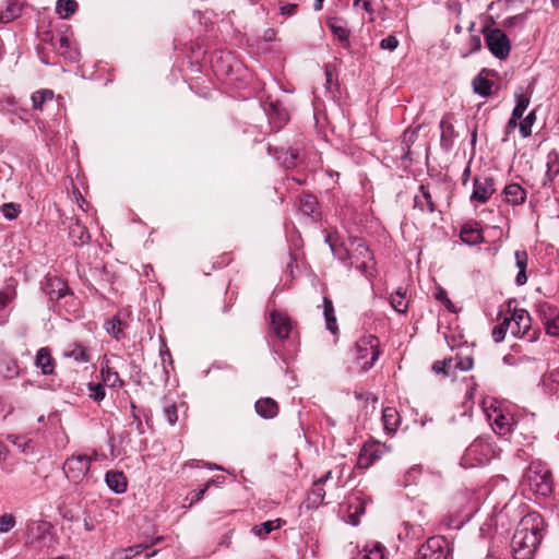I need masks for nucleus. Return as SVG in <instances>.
Instances as JSON below:
<instances>
[{
    "label": "nucleus",
    "instance_id": "0e129e2a",
    "mask_svg": "<svg viewBox=\"0 0 559 559\" xmlns=\"http://www.w3.org/2000/svg\"><path fill=\"white\" fill-rule=\"evenodd\" d=\"M285 152H286V150L284 147L272 146L271 144L267 145L269 155L273 156L277 160H280V159H282V157H284Z\"/></svg>",
    "mask_w": 559,
    "mask_h": 559
},
{
    "label": "nucleus",
    "instance_id": "58836bf2",
    "mask_svg": "<svg viewBox=\"0 0 559 559\" xmlns=\"http://www.w3.org/2000/svg\"><path fill=\"white\" fill-rule=\"evenodd\" d=\"M492 429L499 435H507L512 430V418L508 415L499 414L493 424Z\"/></svg>",
    "mask_w": 559,
    "mask_h": 559
},
{
    "label": "nucleus",
    "instance_id": "39448f33",
    "mask_svg": "<svg viewBox=\"0 0 559 559\" xmlns=\"http://www.w3.org/2000/svg\"><path fill=\"white\" fill-rule=\"evenodd\" d=\"M491 455V447L483 439H476L464 452L461 465L464 467H473L485 465L489 462Z\"/></svg>",
    "mask_w": 559,
    "mask_h": 559
},
{
    "label": "nucleus",
    "instance_id": "4c0bfd02",
    "mask_svg": "<svg viewBox=\"0 0 559 559\" xmlns=\"http://www.w3.org/2000/svg\"><path fill=\"white\" fill-rule=\"evenodd\" d=\"M318 207V200L312 194H305L300 198L299 201V209L300 211L308 216H313V214L317 212Z\"/></svg>",
    "mask_w": 559,
    "mask_h": 559
},
{
    "label": "nucleus",
    "instance_id": "a211bd4d",
    "mask_svg": "<svg viewBox=\"0 0 559 559\" xmlns=\"http://www.w3.org/2000/svg\"><path fill=\"white\" fill-rule=\"evenodd\" d=\"M64 356L73 359L78 364H88L92 360L90 348L80 342L70 344L64 350Z\"/></svg>",
    "mask_w": 559,
    "mask_h": 559
},
{
    "label": "nucleus",
    "instance_id": "864d4df0",
    "mask_svg": "<svg viewBox=\"0 0 559 559\" xmlns=\"http://www.w3.org/2000/svg\"><path fill=\"white\" fill-rule=\"evenodd\" d=\"M16 524L15 516L11 513L0 515V534L10 532Z\"/></svg>",
    "mask_w": 559,
    "mask_h": 559
},
{
    "label": "nucleus",
    "instance_id": "09e8293b",
    "mask_svg": "<svg viewBox=\"0 0 559 559\" xmlns=\"http://www.w3.org/2000/svg\"><path fill=\"white\" fill-rule=\"evenodd\" d=\"M88 396L96 403H99L105 399V388L102 383H88Z\"/></svg>",
    "mask_w": 559,
    "mask_h": 559
},
{
    "label": "nucleus",
    "instance_id": "cd10ccee",
    "mask_svg": "<svg viewBox=\"0 0 559 559\" xmlns=\"http://www.w3.org/2000/svg\"><path fill=\"white\" fill-rule=\"evenodd\" d=\"M484 72H486V69H483L481 72L473 79V91L481 97H488L491 95L493 82L484 78Z\"/></svg>",
    "mask_w": 559,
    "mask_h": 559
},
{
    "label": "nucleus",
    "instance_id": "4be33fe9",
    "mask_svg": "<svg viewBox=\"0 0 559 559\" xmlns=\"http://www.w3.org/2000/svg\"><path fill=\"white\" fill-rule=\"evenodd\" d=\"M20 373V367L16 359L9 353L0 349V376L4 379H13Z\"/></svg>",
    "mask_w": 559,
    "mask_h": 559
},
{
    "label": "nucleus",
    "instance_id": "b1692460",
    "mask_svg": "<svg viewBox=\"0 0 559 559\" xmlns=\"http://www.w3.org/2000/svg\"><path fill=\"white\" fill-rule=\"evenodd\" d=\"M380 459V445L377 443L365 444L359 453L357 465L359 468H368Z\"/></svg>",
    "mask_w": 559,
    "mask_h": 559
},
{
    "label": "nucleus",
    "instance_id": "3c124183",
    "mask_svg": "<svg viewBox=\"0 0 559 559\" xmlns=\"http://www.w3.org/2000/svg\"><path fill=\"white\" fill-rule=\"evenodd\" d=\"M16 296V292L13 286H7L0 290V311L3 310L9 302H11Z\"/></svg>",
    "mask_w": 559,
    "mask_h": 559
},
{
    "label": "nucleus",
    "instance_id": "20e7f679",
    "mask_svg": "<svg viewBox=\"0 0 559 559\" xmlns=\"http://www.w3.org/2000/svg\"><path fill=\"white\" fill-rule=\"evenodd\" d=\"M484 36L486 45L493 57L506 59L511 50L509 37L500 28H485Z\"/></svg>",
    "mask_w": 559,
    "mask_h": 559
},
{
    "label": "nucleus",
    "instance_id": "2f4dec72",
    "mask_svg": "<svg viewBox=\"0 0 559 559\" xmlns=\"http://www.w3.org/2000/svg\"><path fill=\"white\" fill-rule=\"evenodd\" d=\"M22 2L21 0H11L8 2L4 11L0 12V21L9 23L21 15Z\"/></svg>",
    "mask_w": 559,
    "mask_h": 559
},
{
    "label": "nucleus",
    "instance_id": "8fccbe9b",
    "mask_svg": "<svg viewBox=\"0 0 559 559\" xmlns=\"http://www.w3.org/2000/svg\"><path fill=\"white\" fill-rule=\"evenodd\" d=\"M20 212V205L13 202L4 203L1 206L2 215L9 221L15 219L19 216Z\"/></svg>",
    "mask_w": 559,
    "mask_h": 559
},
{
    "label": "nucleus",
    "instance_id": "79ce46f5",
    "mask_svg": "<svg viewBox=\"0 0 559 559\" xmlns=\"http://www.w3.org/2000/svg\"><path fill=\"white\" fill-rule=\"evenodd\" d=\"M325 497V491L322 486H313L311 490L308 491L307 502L308 507L318 508L322 504L323 499Z\"/></svg>",
    "mask_w": 559,
    "mask_h": 559
},
{
    "label": "nucleus",
    "instance_id": "f03ea898",
    "mask_svg": "<svg viewBox=\"0 0 559 559\" xmlns=\"http://www.w3.org/2000/svg\"><path fill=\"white\" fill-rule=\"evenodd\" d=\"M526 484L534 493L547 497L552 492L551 473L540 464H532L524 475Z\"/></svg>",
    "mask_w": 559,
    "mask_h": 559
},
{
    "label": "nucleus",
    "instance_id": "5fc2aeb1",
    "mask_svg": "<svg viewBox=\"0 0 559 559\" xmlns=\"http://www.w3.org/2000/svg\"><path fill=\"white\" fill-rule=\"evenodd\" d=\"M210 488V484H204L202 488H200L199 490H193L191 491L187 499L190 500V503L189 506H193L194 503H198L199 501H201L206 492V490Z\"/></svg>",
    "mask_w": 559,
    "mask_h": 559
},
{
    "label": "nucleus",
    "instance_id": "bb28decb",
    "mask_svg": "<svg viewBox=\"0 0 559 559\" xmlns=\"http://www.w3.org/2000/svg\"><path fill=\"white\" fill-rule=\"evenodd\" d=\"M559 175V154L552 150L547 155L546 174L543 186H549L555 178Z\"/></svg>",
    "mask_w": 559,
    "mask_h": 559
},
{
    "label": "nucleus",
    "instance_id": "5701e85b",
    "mask_svg": "<svg viewBox=\"0 0 559 559\" xmlns=\"http://www.w3.org/2000/svg\"><path fill=\"white\" fill-rule=\"evenodd\" d=\"M105 483L117 495L123 493L128 489L127 477L119 471H108L105 475Z\"/></svg>",
    "mask_w": 559,
    "mask_h": 559
},
{
    "label": "nucleus",
    "instance_id": "6e6d98bb",
    "mask_svg": "<svg viewBox=\"0 0 559 559\" xmlns=\"http://www.w3.org/2000/svg\"><path fill=\"white\" fill-rule=\"evenodd\" d=\"M397 46H399V39L394 35H389L385 38L381 39V41H380L381 49H386V50L393 51L397 48Z\"/></svg>",
    "mask_w": 559,
    "mask_h": 559
},
{
    "label": "nucleus",
    "instance_id": "aec40b11",
    "mask_svg": "<svg viewBox=\"0 0 559 559\" xmlns=\"http://www.w3.org/2000/svg\"><path fill=\"white\" fill-rule=\"evenodd\" d=\"M69 237L76 247L84 246L90 242L91 236L87 228L80 223L79 219H71L69 225Z\"/></svg>",
    "mask_w": 559,
    "mask_h": 559
},
{
    "label": "nucleus",
    "instance_id": "4468645a",
    "mask_svg": "<svg viewBox=\"0 0 559 559\" xmlns=\"http://www.w3.org/2000/svg\"><path fill=\"white\" fill-rule=\"evenodd\" d=\"M270 123L275 130L282 129L289 120V114L280 103H270L266 109Z\"/></svg>",
    "mask_w": 559,
    "mask_h": 559
},
{
    "label": "nucleus",
    "instance_id": "f3484780",
    "mask_svg": "<svg viewBox=\"0 0 559 559\" xmlns=\"http://www.w3.org/2000/svg\"><path fill=\"white\" fill-rule=\"evenodd\" d=\"M414 209L423 213H433L436 211V204L428 186H419V192L414 197Z\"/></svg>",
    "mask_w": 559,
    "mask_h": 559
},
{
    "label": "nucleus",
    "instance_id": "69168bd1",
    "mask_svg": "<svg viewBox=\"0 0 559 559\" xmlns=\"http://www.w3.org/2000/svg\"><path fill=\"white\" fill-rule=\"evenodd\" d=\"M356 251L362 258H367V259H369V261H373L372 253L365 243H358Z\"/></svg>",
    "mask_w": 559,
    "mask_h": 559
},
{
    "label": "nucleus",
    "instance_id": "7c9ffc66",
    "mask_svg": "<svg viewBox=\"0 0 559 559\" xmlns=\"http://www.w3.org/2000/svg\"><path fill=\"white\" fill-rule=\"evenodd\" d=\"M55 97L53 91L48 88H43L34 92L32 94V108L34 110H43L44 104L47 102H51Z\"/></svg>",
    "mask_w": 559,
    "mask_h": 559
},
{
    "label": "nucleus",
    "instance_id": "c85d7f7f",
    "mask_svg": "<svg viewBox=\"0 0 559 559\" xmlns=\"http://www.w3.org/2000/svg\"><path fill=\"white\" fill-rule=\"evenodd\" d=\"M323 314L326 330H329L332 334H336L338 332V326L336 323L334 306L332 300L328 297L323 298Z\"/></svg>",
    "mask_w": 559,
    "mask_h": 559
},
{
    "label": "nucleus",
    "instance_id": "603ef678",
    "mask_svg": "<svg viewBox=\"0 0 559 559\" xmlns=\"http://www.w3.org/2000/svg\"><path fill=\"white\" fill-rule=\"evenodd\" d=\"M453 365V359L452 358H448V359H443V360H438V361H435L433 365H432V371L438 373V374H443V376H449L450 374V369Z\"/></svg>",
    "mask_w": 559,
    "mask_h": 559
},
{
    "label": "nucleus",
    "instance_id": "a19ab883",
    "mask_svg": "<svg viewBox=\"0 0 559 559\" xmlns=\"http://www.w3.org/2000/svg\"><path fill=\"white\" fill-rule=\"evenodd\" d=\"M100 374L103 378V381L105 383H109L112 388H121L123 385V381L119 378V374L117 371L112 370L108 366L102 367Z\"/></svg>",
    "mask_w": 559,
    "mask_h": 559
},
{
    "label": "nucleus",
    "instance_id": "de8ad7c7",
    "mask_svg": "<svg viewBox=\"0 0 559 559\" xmlns=\"http://www.w3.org/2000/svg\"><path fill=\"white\" fill-rule=\"evenodd\" d=\"M147 548H148L147 544H139V545L130 546L120 551L119 559H132L133 557L141 554L142 551H144Z\"/></svg>",
    "mask_w": 559,
    "mask_h": 559
},
{
    "label": "nucleus",
    "instance_id": "6e6552de",
    "mask_svg": "<svg viewBox=\"0 0 559 559\" xmlns=\"http://www.w3.org/2000/svg\"><path fill=\"white\" fill-rule=\"evenodd\" d=\"M449 543L442 536H432L420 546L417 559H447Z\"/></svg>",
    "mask_w": 559,
    "mask_h": 559
},
{
    "label": "nucleus",
    "instance_id": "4d7b16f0",
    "mask_svg": "<svg viewBox=\"0 0 559 559\" xmlns=\"http://www.w3.org/2000/svg\"><path fill=\"white\" fill-rule=\"evenodd\" d=\"M515 258V265L519 267V271L524 270L526 271L527 262H528V255L526 251L524 250H516L514 253Z\"/></svg>",
    "mask_w": 559,
    "mask_h": 559
},
{
    "label": "nucleus",
    "instance_id": "473e14b6",
    "mask_svg": "<svg viewBox=\"0 0 559 559\" xmlns=\"http://www.w3.org/2000/svg\"><path fill=\"white\" fill-rule=\"evenodd\" d=\"M406 292L399 287L394 294L390 297L391 307L399 313H406L408 309V302L406 300Z\"/></svg>",
    "mask_w": 559,
    "mask_h": 559
},
{
    "label": "nucleus",
    "instance_id": "338daca9",
    "mask_svg": "<svg viewBox=\"0 0 559 559\" xmlns=\"http://www.w3.org/2000/svg\"><path fill=\"white\" fill-rule=\"evenodd\" d=\"M374 263L372 262L371 265H369L366 261L358 264L356 267L365 276L369 277L372 276L371 270L373 269Z\"/></svg>",
    "mask_w": 559,
    "mask_h": 559
},
{
    "label": "nucleus",
    "instance_id": "c756f323",
    "mask_svg": "<svg viewBox=\"0 0 559 559\" xmlns=\"http://www.w3.org/2000/svg\"><path fill=\"white\" fill-rule=\"evenodd\" d=\"M384 429L388 432H395L400 425V415L394 407H386L382 412Z\"/></svg>",
    "mask_w": 559,
    "mask_h": 559
},
{
    "label": "nucleus",
    "instance_id": "e2e57ef3",
    "mask_svg": "<svg viewBox=\"0 0 559 559\" xmlns=\"http://www.w3.org/2000/svg\"><path fill=\"white\" fill-rule=\"evenodd\" d=\"M298 4L287 3L281 7V14L284 16H293L297 13Z\"/></svg>",
    "mask_w": 559,
    "mask_h": 559
},
{
    "label": "nucleus",
    "instance_id": "13d9d810",
    "mask_svg": "<svg viewBox=\"0 0 559 559\" xmlns=\"http://www.w3.org/2000/svg\"><path fill=\"white\" fill-rule=\"evenodd\" d=\"M164 416L167 419V421L169 423V425H171V426L175 425L178 420L176 405L173 404V405L166 406L164 408Z\"/></svg>",
    "mask_w": 559,
    "mask_h": 559
},
{
    "label": "nucleus",
    "instance_id": "2eb2a0df",
    "mask_svg": "<svg viewBox=\"0 0 559 559\" xmlns=\"http://www.w3.org/2000/svg\"><path fill=\"white\" fill-rule=\"evenodd\" d=\"M460 239L469 246H476L484 242V236L478 223L464 224L460 231Z\"/></svg>",
    "mask_w": 559,
    "mask_h": 559
},
{
    "label": "nucleus",
    "instance_id": "dca6fc26",
    "mask_svg": "<svg viewBox=\"0 0 559 559\" xmlns=\"http://www.w3.org/2000/svg\"><path fill=\"white\" fill-rule=\"evenodd\" d=\"M165 348L160 349L159 356H160V364L158 365L155 362L152 367V379L151 383L155 382H166L168 380V370L166 367V358L169 359L170 364H173L171 355L169 349L164 344Z\"/></svg>",
    "mask_w": 559,
    "mask_h": 559
},
{
    "label": "nucleus",
    "instance_id": "680f3d73",
    "mask_svg": "<svg viewBox=\"0 0 559 559\" xmlns=\"http://www.w3.org/2000/svg\"><path fill=\"white\" fill-rule=\"evenodd\" d=\"M325 81L326 87L332 91L333 87H337V83L334 82V71L330 66L325 67Z\"/></svg>",
    "mask_w": 559,
    "mask_h": 559
},
{
    "label": "nucleus",
    "instance_id": "0eeeda50",
    "mask_svg": "<svg viewBox=\"0 0 559 559\" xmlns=\"http://www.w3.org/2000/svg\"><path fill=\"white\" fill-rule=\"evenodd\" d=\"M511 320V333L515 337H528L530 342H534L537 340L539 331H534L531 335V323L532 319L527 310L525 309H514L512 316L509 318Z\"/></svg>",
    "mask_w": 559,
    "mask_h": 559
},
{
    "label": "nucleus",
    "instance_id": "412c9836",
    "mask_svg": "<svg viewBox=\"0 0 559 559\" xmlns=\"http://www.w3.org/2000/svg\"><path fill=\"white\" fill-rule=\"evenodd\" d=\"M35 366L41 370L45 376H50L55 371L56 361L49 347L38 349L35 358Z\"/></svg>",
    "mask_w": 559,
    "mask_h": 559
},
{
    "label": "nucleus",
    "instance_id": "a18cd8bd",
    "mask_svg": "<svg viewBox=\"0 0 559 559\" xmlns=\"http://www.w3.org/2000/svg\"><path fill=\"white\" fill-rule=\"evenodd\" d=\"M536 120V112L532 110L528 115L520 122V133L523 138H527L532 134V127Z\"/></svg>",
    "mask_w": 559,
    "mask_h": 559
},
{
    "label": "nucleus",
    "instance_id": "72a5a7b5",
    "mask_svg": "<svg viewBox=\"0 0 559 559\" xmlns=\"http://www.w3.org/2000/svg\"><path fill=\"white\" fill-rule=\"evenodd\" d=\"M282 523L283 521L281 519L265 521L260 525L253 526L252 532L258 537L265 538L273 531L281 528Z\"/></svg>",
    "mask_w": 559,
    "mask_h": 559
},
{
    "label": "nucleus",
    "instance_id": "774afa93",
    "mask_svg": "<svg viewBox=\"0 0 559 559\" xmlns=\"http://www.w3.org/2000/svg\"><path fill=\"white\" fill-rule=\"evenodd\" d=\"M547 380L550 381L551 383H555V384H558L559 385V367L558 368H555L552 369L548 376H547Z\"/></svg>",
    "mask_w": 559,
    "mask_h": 559
},
{
    "label": "nucleus",
    "instance_id": "49530a36",
    "mask_svg": "<svg viewBox=\"0 0 559 559\" xmlns=\"http://www.w3.org/2000/svg\"><path fill=\"white\" fill-rule=\"evenodd\" d=\"M516 104L512 110L513 118H522L524 111L527 109L530 105V97L523 94H516Z\"/></svg>",
    "mask_w": 559,
    "mask_h": 559
},
{
    "label": "nucleus",
    "instance_id": "ea45409f",
    "mask_svg": "<svg viewBox=\"0 0 559 559\" xmlns=\"http://www.w3.org/2000/svg\"><path fill=\"white\" fill-rule=\"evenodd\" d=\"M385 547L380 543H374L370 547L366 546L359 559H384Z\"/></svg>",
    "mask_w": 559,
    "mask_h": 559
},
{
    "label": "nucleus",
    "instance_id": "423d86ee",
    "mask_svg": "<svg viewBox=\"0 0 559 559\" xmlns=\"http://www.w3.org/2000/svg\"><path fill=\"white\" fill-rule=\"evenodd\" d=\"M95 459L86 454H78L68 457L63 464V472L72 483H80L87 475L91 464Z\"/></svg>",
    "mask_w": 559,
    "mask_h": 559
},
{
    "label": "nucleus",
    "instance_id": "f8f14e48",
    "mask_svg": "<svg viewBox=\"0 0 559 559\" xmlns=\"http://www.w3.org/2000/svg\"><path fill=\"white\" fill-rule=\"evenodd\" d=\"M439 127L441 131L440 145L444 151L449 152L453 148L454 140L457 136L452 123V115L447 114L443 116Z\"/></svg>",
    "mask_w": 559,
    "mask_h": 559
},
{
    "label": "nucleus",
    "instance_id": "f704fd0d",
    "mask_svg": "<svg viewBox=\"0 0 559 559\" xmlns=\"http://www.w3.org/2000/svg\"><path fill=\"white\" fill-rule=\"evenodd\" d=\"M79 4L75 0H58L56 4V12L61 19H69L70 15L75 13Z\"/></svg>",
    "mask_w": 559,
    "mask_h": 559
},
{
    "label": "nucleus",
    "instance_id": "f257e3e1",
    "mask_svg": "<svg viewBox=\"0 0 559 559\" xmlns=\"http://www.w3.org/2000/svg\"><path fill=\"white\" fill-rule=\"evenodd\" d=\"M543 518L532 512L520 522L512 538V550L515 559H531L542 542Z\"/></svg>",
    "mask_w": 559,
    "mask_h": 559
},
{
    "label": "nucleus",
    "instance_id": "9d476101",
    "mask_svg": "<svg viewBox=\"0 0 559 559\" xmlns=\"http://www.w3.org/2000/svg\"><path fill=\"white\" fill-rule=\"evenodd\" d=\"M539 316L545 325L546 333L554 337H559V309L548 302L538 307Z\"/></svg>",
    "mask_w": 559,
    "mask_h": 559
},
{
    "label": "nucleus",
    "instance_id": "1a4fd4ad",
    "mask_svg": "<svg viewBox=\"0 0 559 559\" xmlns=\"http://www.w3.org/2000/svg\"><path fill=\"white\" fill-rule=\"evenodd\" d=\"M496 182L492 176H476L473 179L471 202L486 203L496 192Z\"/></svg>",
    "mask_w": 559,
    "mask_h": 559
},
{
    "label": "nucleus",
    "instance_id": "6ab92c4d",
    "mask_svg": "<svg viewBox=\"0 0 559 559\" xmlns=\"http://www.w3.org/2000/svg\"><path fill=\"white\" fill-rule=\"evenodd\" d=\"M45 292L50 300H59L69 294L67 283L58 276L48 277L45 286Z\"/></svg>",
    "mask_w": 559,
    "mask_h": 559
},
{
    "label": "nucleus",
    "instance_id": "ddd939ff",
    "mask_svg": "<svg viewBox=\"0 0 559 559\" xmlns=\"http://www.w3.org/2000/svg\"><path fill=\"white\" fill-rule=\"evenodd\" d=\"M326 26L332 32L335 38L342 44V46L346 49L350 47V29L347 27L345 21L341 17H330L326 21Z\"/></svg>",
    "mask_w": 559,
    "mask_h": 559
},
{
    "label": "nucleus",
    "instance_id": "393cba45",
    "mask_svg": "<svg viewBox=\"0 0 559 559\" xmlns=\"http://www.w3.org/2000/svg\"><path fill=\"white\" fill-rule=\"evenodd\" d=\"M504 201L512 206L521 205L526 200V191L519 183L507 185L502 191Z\"/></svg>",
    "mask_w": 559,
    "mask_h": 559
},
{
    "label": "nucleus",
    "instance_id": "c9c22d12",
    "mask_svg": "<svg viewBox=\"0 0 559 559\" xmlns=\"http://www.w3.org/2000/svg\"><path fill=\"white\" fill-rule=\"evenodd\" d=\"M301 159L300 151L298 148L289 147L286 150L284 157H282L280 162L286 169H290L296 167Z\"/></svg>",
    "mask_w": 559,
    "mask_h": 559
},
{
    "label": "nucleus",
    "instance_id": "e433bc0d",
    "mask_svg": "<svg viewBox=\"0 0 559 559\" xmlns=\"http://www.w3.org/2000/svg\"><path fill=\"white\" fill-rule=\"evenodd\" d=\"M366 510V501L359 498L356 499V503L350 502L348 504L349 511V523L354 526L359 523V515L364 514Z\"/></svg>",
    "mask_w": 559,
    "mask_h": 559
},
{
    "label": "nucleus",
    "instance_id": "7ed1b4c3",
    "mask_svg": "<svg viewBox=\"0 0 559 559\" xmlns=\"http://www.w3.org/2000/svg\"><path fill=\"white\" fill-rule=\"evenodd\" d=\"M379 338L374 335H364L354 346L355 359L361 362V370H370L380 356Z\"/></svg>",
    "mask_w": 559,
    "mask_h": 559
},
{
    "label": "nucleus",
    "instance_id": "a878e982",
    "mask_svg": "<svg viewBox=\"0 0 559 559\" xmlns=\"http://www.w3.org/2000/svg\"><path fill=\"white\" fill-rule=\"evenodd\" d=\"M257 414L264 419H272L277 416L280 407L275 400L262 397L254 404Z\"/></svg>",
    "mask_w": 559,
    "mask_h": 559
},
{
    "label": "nucleus",
    "instance_id": "c03bdc74",
    "mask_svg": "<svg viewBox=\"0 0 559 559\" xmlns=\"http://www.w3.org/2000/svg\"><path fill=\"white\" fill-rule=\"evenodd\" d=\"M509 329L511 330V320L509 318H504L501 323H499L492 329V340L496 343L502 342Z\"/></svg>",
    "mask_w": 559,
    "mask_h": 559
},
{
    "label": "nucleus",
    "instance_id": "9b49d317",
    "mask_svg": "<svg viewBox=\"0 0 559 559\" xmlns=\"http://www.w3.org/2000/svg\"><path fill=\"white\" fill-rule=\"evenodd\" d=\"M270 318L273 335L281 341L287 340L292 331L290 318L277 310L272 311Z\"/></svg>",
    "mask_w": 559,
    "mask_h": 559
},
{
    "label": "nucleus",
    "instance_id": "052dcab7",
    "mask_svg": "<svg viewBox=\"0 0 559 559\" xmlns=\"http://www.w3.org/2000/svg\"><path fill=\"white\" fill-rule=\"evenodd\" d=\"M525 20H526L525 14H516V15L509 16L508 19H506L503 22V25L506 27H513L519 24H523L525 22Z\"/></svg>",
    "mask_w": 559,
    "mask_h": 559
},
{
    "label": "nucleus",
    "instance_id": "bf43d9fd",
    "mask_svg": "<svg viewBox=\"0 0 559 559\" xmlns=\"http://www.w3.org/2000/svg\"><path fill=\"white\" fill-rule=\"evenodd\" d=\"M454 368L460 369L462 371L471 370L473 368V358L472 357L456 358Z\"/></svg>",
    "mask_w": 559,
    "mask_h": 559
},
{
    "label": "nucleus",
    "instance_id": "37998d69",
    "mask_svg": "<svg viewBox=\"0 0 559 559\" xmlns=\"http://www.w3.org/2000/svg\"><path fill=\"white\" fill-rule=\"evenodd\" d=\"M121 320L118 314H116L112 319L108 320L105 323V329L109 335H111L116 340H120L123 336V331L121 328Z\"/></svg>",
    "mask_w": 559,
    "mask_h": 559
}]
</instances>
